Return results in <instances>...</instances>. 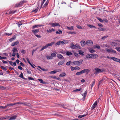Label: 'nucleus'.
Returning <instances> with one entry per match:
<instances>
[{
  "label": "nucleus",
  "mask_w": 120,
  "mask_h": 120,
  "mask_svg": "<svg viewBox=\"0 0 120 120\" xmlns=\"http://www.w3.org/2000/svg\"><path fill=\"white\" fill-rule=\"evenodd\" d=\"M76 27L77 28L79 29H82V28L81 27V26L79 25H78L76 26Z\"/></svg>",
  "instance_id": "8fccbe9b"
},
{
  "label": "nucleus",
  "mask_w": 120,
  "mask_h": 120,
  "mask_svg": "<svg viewBox=\"0 0 120 120\" xmlns=\"http://www.w3.org/2000/svg\"><path fill=\"white\" fill-rule=\"evenodd\" d=\"M38 25H35L33 26L32 27V29H34L35 28H38Z\"/></svg>",
  "instance_id": "4d7b16f0"
},
{
  "label": "nucleus",
  "mask_w": 120,
  "mask_h": 120,
  "mask_svg": "<svg viewBox=\"0 0 120 120\" xmlns=\"http://www.w3.org/2000/svg\"><path fill=\"white\" fill-rule=\"evenodd\" d=\"M115 49L119 52H120V47H116Z\"/></svg>",
  "instance_id": "3c124183"
},
{
  "label": "nucleus",
  "mask_w": 120,
  "mask_h": 120,
  "mask_svg": "<svg viewBox=\"0 0 120 120\" xmlns=\"http://www.w3.org/2000/svg\"><path fill=\"white\" fill-rule=\"evenodd\" d=\"M51 55L52 57H55L56 56V55L55 53L53 52L51 53Z\"/></svg>",
  "instance_id": "a19ab883"
},
{
  "label": "nucleus",
  "mask_w": 120,
  "mask_h": 120,
  "mask_svg": "<svg viewBox=\"0 0 120 120\" xmlns=\"http://www.w3.org/2000/svg\"><path fill=\"white\" fill-rule=\"evenodd\" d=\"M105 50L109 53L112 52L113 53H116V51L114 50L111 49H109L108 48H106L105 49Z\"/></svg>",
  "instance_id": "423d86ee"
},
{
  "label": "nucleus",
  "mask_w": 120,
  "mask_h": 120,
  "mask_svg": "<svg viewBox=\"0 0 120 120\" xmlns=\"http://www.w3.org/2000/svg\"><path fill=\"white\" fill-rule=\"evenodd\" d=\"M66 54L67 56H71L72 54V53L71 52L68 51L66 52Z\"/></svg>",
  "instance_id": "cd10ccee"
},
{
  "label": "nucleus",
  "mask_w": 120,
  "mask_h": 120,
  "mask_svg": "<svg viewBox=\"0 0 120 120\" xmlns=\"http://www.w3.org/2000/svg\"><path fill=\"white\" fill-rule=\"evenodd\" d=\"M62 32L61 30H59L58 31H57L56 32V34H62Z\"/></svg>",
  "instance_id": "393cba45"
},
{
  "label": "nucleus",
  "mask_w": 120,
  "mask_h": 120,
  "mask_svg": "<svg viewBox=\"0 0 120 120\" xmlns=\"http://www.w3.org/2000/svg\"><path fill=\"white\" fill-rule=\"evenodd\" d=\"M19 103H20L19 104H23L24 106H30V104L29 103L26 104L25 102Z\"/></svg>",
  "instance_id": "2eb2a0df"
},
{
  "label": "nucleus",
  "mask_w": 120,
  "mask_h": 120,
  "mask_svg": "<svg viewBox=\"0 0 120 120\" xmlns=\"http://www.w3.org/2000/svg\"><path fill=\"white\" fill-rule=\"evenodd\" d=\"M89 51L90 53H93L94 52H95L94 50L92 49H89Z\"/></svg>",
  "instance_id": "ea45409f"
},
{
  "label": "nucleus",
  "mask_w": 120,
  "mask_h": 120,
  "mask_svg": "<svg viewBox=\"0 0 120 120\" xmlns=\"http://www.w3.org/2000/svg\"><path fill=\"white\" fill-rule=\"evenodd\" d=\"M32 32L34 34H36L39 31V30L38 29L33 30H32Z\"/></svg>",
  "instance_id": "9b49d317"
},
{
  "label": "nucleus",
  "mask_w": 120,
  "mask_h": 120,
  "mask_svg": "<svg viewBox=\"0 0 120 120\" xmlns=\"http://www.w3.org/2000/svg\"><path fill=\"white\" fill-rule=\"evenodd\" d=\"M17 11V10H15V11H10L9 12V13L10 14H14L15 12H16Z\"/></svg>",
  "instance_id": "58836bf2"
},
{
  "label": "nucleus",
  "mask_w": 120,
  "mask_h": 120,
  "mask_svg": "<svg viewBox=\"0 0 120 120\" xmlns=\"http://www.w3.org/2000/svg\"><path fill=\"white\" fill-rule=\"evenodd\" d=\"M95 70L96 71L94 72V74L96 75L97 74L99 73L105 71V70L104 69H99L98 68H95Z\"/></svg>",
  "instance_id": "7ed1b4c3"
},
{
  "label": "nucleus",
  "mask_w": 120,
  "mask_h": 120,
  "mask_svg": "<svg viewBox=\"0 0 120 120\" xmlns=\"http://www.w3.org/2000/svg\"><path fill=\"white\" fill-rule=\"evenodd\" d=\"M38 80L41 83L45 84L46 83L45 82L43 81V80L41 79H38Z\"/></svg>",
  "instance_id": "72a5a7b5"
},
{
  "label": "nucleus",
  "mask_w": 120,
  "mask_h": 120,
  "mask_svg": "<svg viewBox=\"0 0 120 120\" xmlns=\"http://www.w3.org/2000/svg\"><path fill=\"white\" fill-rule=\"evenodd\" d=\"M58 58L59 59H61L64 58L63 56L60 54H59L57 56Z\"/></svg>",
  "instance_id": "dca6fc26"
},
{
  "label": "nucleus",
  "mask_w": 120,
  "mask_h": 120,
  "mask_svg": "<svg viewBox=\"0 0 120 120\" xmlns=\"http://www.w3.org/2000/svg\"><path fill=\"white\" fill-rule=\"evenodd\" d=\"M67 29L70 30H73L74 29L73 28L74 27L73 26H72L71 27H69L68 26H67Z\"/></svg>",
  "instance_id": "aec40b11"
},
{
  "label": "nucleus",
  "mask_w": 120,
  "mask_h": 120,
  "mask_svg": "<svg viewBox=\"0 0 120 120\" xmlns=\"http://www.w3.org/2000/svg\"><path fill=\"white\" fill-rule=\"evenodd\" d=\"M7 108V106L5 105V106H0V109H5Z\"/></svg>",
  "instance_id": "5fc2aeb1"
},
{
  "label": "nucleus",
  "mask_w": 120,
  "mask_h": 120,
  "mask_svg": "<svg viewBox=\"0 0 120 120\" xmlns=\"http://www.w3.org/2000/svg\"><path fill=\"white\" fill-rule=\"evenodd\" d=\"M17 117V116L16 115H15L12 116H11L10 117L9 119V120H15Z\"/></svg>",
  "instance_id": "412c9836"
},
{
  "label": "nucleus",
  "mask_w": 120,
  "mask_h": 120,
  "mask_svg": "<svg viewBox=\"0 0 120 120\" xmlns=\"http://www.w3.org/2000/svg\"><path fill=\"white\" fill-rule=\"evenodd\" d=\"M86 44L88 45L91 46L93 45V43L91 40H89L86 41Z\"/></svg>",
  "instance_id": "0eeeda50"
},
{
  "label": "nucleus",
  "mask_w": 120,
  "mask_h": 120,
  "mask_svg": "<svg viewBox=\"0 0 120 120\" xmlns=\"http://www.w3.org/2000/svg\"><path fill=\"white\" fill-rule=\"evenodd\" d=\"M81 90L82 88H81L79 89H76L75 90H73V92H76L77 91H80Z\"/></svg>",
  "instance_id": "7c9ffc66"
},
{
  "label": "nucleus",
  "mask_w": 120,
  "mask_h": 120,
  "mask_svg": "<svg viewBox=\"0 0 120 120\" xmlns=\"http://www.w3.org/2000/svg\"><path fill=\"white\" fill-rule=\"evenodd\" d=\"M19 65L22 66L23 67H24V65L21 62L19 64Z\"/></svg>",
  "instance_id": "e2e57ef3"
},
{
  "label": "nucleus",
  "mask_w": 120,
  "mask_h": 120,
  "mask_svg": "<svg viewBox=\"0 0 120 120\" xmlns=\"http://www.w3.org/2000/svg\"><path fill=\"white\" fill-rule=\"evenodd\" d=\"M28 79L30 80H34V79L33 78L31 77H29Z\"/></svg>",
  "instance_id": "680f3d73"
},
{
  "label": "nucleus",
  "mask_w": 120,
  "mask_h": 120,
  "mask_svg": "<svg viewBox=\"0 0 120 120\" xmlns=\"http://www.w3.org/2000/svg\"><path fill=\"white\" fill-rule=\"evenodd\" d=\"M6 89V87H5L3 86H0V90H4Z\"/></svg>",
  "instance_id": "473e14b6"
},
{
  "label": "nucleus",
  "mask_w": 120,
  "mask_h": 120,
  "mask_svg": "<svg viewBox=\"0 0 120 120\" xmlns=\"http://www.w3.org/2000/svg\"><path fill=\"white\" fill-rule=\"evenodd\" d=\"M87 26H88L89 27H90V28H96L95 27V26H93V25H90V24H88L87 25Z\"/></svg>",
  "instance_id": "bb28decb"
},
{
  "label": "nucleus",
  "mask_w": 120,
  "mask_h": 120,
  "mask_svg": "<svg viewBox=\"0 0 120 120\" xmlns=\"http://www.w3.org/2000/svg\"><path fill=\"white\" fill-rule=\"evenodd\" d=\"M111 45L112 46H116L117 45V43L116 42H112L111 43Z\"/></svg>",
  "instance_id": "b1692460"
},
{
  "label": "nucleus",
  "mask_w": 120,
  "mask_h": 120,
  "mask_svg": "<svg viewBox=\"0 0 120 120\" xmlns=\"http://www.w3.org/2000/svg\"><path fill=\"white\" fill-rule=\"evenodd\" d=\"M72 62H71V61H69L66 63V64L67 65H69Z\"/></svg>",
  "instance_id": "bf43d9fd"
},
{
  "label": "nucleus",
  "mask_w": 120,
  "mask_h": 120,
  "mask_svg": "<svg viewBox=\"0 0 120 120\" xmlns=\"http://www.w3.org/2000/svg\"><path fill=\"white\" fill-rule=\"evenodd\" d=\"M87 92L85 91L83 93V94L82 95L83 97L84 98H85L86 96Z\"/></svg>",
  "instance_id": "c756f323"
},
{
  "label": "nucleus",
  "mask_w": 120,
  "mask_h": 120,
  "mask_svg": "<svg viewBox=\"0 0 120 120\" xmlns=\"http://www.w3.org/2000/svg\"><path fill=\"white\" fill-rule=\"evenodd\" d=\"M55 71L56 72V73H57V72H60L61 71V70L60 69H56L55 70Z\"/></svg>",
  "instance_id": "c03bdc74"
},
{
  "label": "nucleus",
  "mask_w": 120,
  "mask_h": 120,
  "mask_svg": "<svg viewBox=\"0 0 120 120\" xmlns=\"http://www.w3.org/2000/svg\"><path fill=\"white\" fill-rule=\"evenodd\" d=\"M27 72L29 74H30L31 73V72L30 70H28V69H27Z\"/></svg>",
  "instance_id": "0e129e2a"
},
{
  "label": "nucleus",
  "mask_w": 120,
  "mask_h": 120,
  "mask_svg": "<svg viewBox=\"0 0 120 120\" xmlns=\"http://www.w3.org/2000/svg\"><path fill=\"white\" fill-rule=\"evenodd\" d=\"M84 52L81 50H79V54L80 55H84Z\"/></svg>",
  "instance_id": "a878e982"
},
{
  "label": "nucleus",
  "mask_w": 120,
  "mask_h": 120,
  "mask_svg": "<svg viewBox=\"0 0 120 120\" xmlns=\"http://www.w3.org/2000/svg\"><path fill=\"white\" fill-rule=\"evenodd\" d=\"M6 57H0V59H6Z\"/></svg>",
  "instance_id": "69168bd1"
},
{
  "label": "nucleus",
  "mask_w": 120,
  "mask_h": 120,
  "mask_svg": "<svg viewBox=\"0 0 120 120\" xmlns=\"http://www.w3.org/2000/svg\"><path fill=\"white\" fill-rule=\"evenodd\" d=\"M66 74L64 72L62 73L61 74H60L59 75L60 77H63L65 76Z\"/></svg>",
  "instance_id": "f3484780"
},
{
  "label": "nucleus",
  "mask_w": 120,
  "mask_h": 120,
  "mask_svg": "<svg viewBox=\"0 0 120 120\" xmlns=\"http://www.w3.org/2000/svg\"><path fill=\"white\" fill-rule=\"evenodd\" d=\"M21 52L23 54H24L26 52L25 50L22 49L21 51Z\"/></svg>",
  "instance_id": "774afa93"
},
{
  "label": "nucleus",
  "mask_w": 120,
  "mask_h": 120,
  "mask_svg": "<svg viewBox=\"0 0 120 120\" xmlns=\"http://www.w3.org/2000/svg\"><path fill=\"white\" fill-rule=\"evenodd\" d=\"M46 58L48 59H52L53 58L52 56H46Z\"/></svg>",
  "instance_id": "2f4dec72"
},
{
  "label": "nucleus",
  "mask_w": 120,
  "mask_h": 120,
  "mask_svg": "<svg viewBox=\"0 0 120 120\" xmlns=\"http://www.w3.org/2000/svg\"><path fill=\"white\" fill-rule=\"evenodd\" d=\"M5 34L8 35V36H10L12 35V32L10 34L8 33H6Z\"/></svg>",
  "instance_id": "37998d69"
},
{
  "label": "nucleus",
  "mask_w": 120,
  "mask_h": 120,
  "mask_svg": "<svg viewBox=\"0 0 120 120\" xmlns=\"http://www.w3.org/2000/svg\"><path fill=\"white\" fill-rule=\"evenodd\" d=\"M108 37V36H106L102 37V39L103 40H104L105 38Z\"/></svg>",
  "instance_id": "052dcab7"
},
{
  "label": "nucleus",
  "mask_w": 120,
  "mask_h": 120,
  "mask_svg": "<svg viewBox=\"0 0 120 120\" xmlns=\"http://www.w3.org/2000/svg\"><path fill=\"white\" fill-rule=\"evenodd\" d=\"M80 68H71V71H73L76 70H78Z\"/></svg>",
  "instance_id": "864d4df0"
},
{
  "label": "nucleus",
  "mask_w": 120,
  "mask_h": 120,
  "mask_svg": "<svg viewBox=\"0 0 120 120\" xmlns=\"http://www.w3.org/2000/svg\"><path fill=\"white\" fill-rule=\"evenodd\" d=\"M54 42H52L46 45H45L40 50V51H41L44 49L47 48L49 46H51L53 45L54 43Z\"/></svg>",
  "instance_id": "f03ea898"
},
{
  "label": "nucleus",
  "mask_w": 120,
  "mask_h": 120,
  "mask_svg": "<svg viewBox=\"0 0 120 120\" xmlns=\"http://www.w3.org/2000/svg\"><path fill=\"white\" fill-rule=\"evenodd\" d=\"M86 73L87 74H88L90 72V70L88 69H86Z\"/></svg>",
  "instance_id": "13d9d810"
},
{
  "label": "nucleus",
  "mask_w": 120,
  "mask_h": 120,
  "mask_svg": "<svg viewBox=\"0 0 120 120\" xmlns=\"http://www.w3.org/2000/svg\"><path fill=\"white\" fill-rule=\"evenodd\" d=\"M19 77L22 78V79H24V77L23 76V74L22 73H21V74H20V75H19Z\"/></svg>",
  "instance_id": "de8ad7c7"
},
{
  "label": "nucleus",
  "mask_w": 120,
  "mask_h": 120,
  "mask_svg": "<svg viewBox=\"0 0 120 120\" xmlns=\"http://www.w3.org/2000/svg\"><path fill=\"white\" fill-rule=\"evenodd\" d=\"M80 43L82 46V47L84 46L86 44L85 41L83 40L81 41L80 42Z\"/></svg>",
  "instance_id": "4468645a"
},
{
  "label": "nucleus",
  "mask_w": 120,
  "mask_h": 120,
  "mask_svg": "<svg viewBox=\"0 0 120 120\" xmlns=\"http://www.w3.org/2000/svg\"><path fill=\"white\" fill-rule=\"evenodd\" d=\"M98 30L101 31H104L105 30V29L103 28H98Z\"/></svg>",
  "instance_id": "c9c22d12"
},
{
  "label": "nucleus",
  "mask_w": 120,
  "mask_h": 120,
  "mask_svg": "<svg viewBox=\"0 0 120 120\" xmlns=\"http://www.w3.org/2000/svg\"><path fill=\"white\" fill-rule=\"evenodd\" d=\"M64 62V60H62L60 61L58 63V64L59 65H60L63 64Z\"/></svg>",
  "instance_id": "a211bd4d"
},
{
  "label": "nucleus",
  "mask_w": 120,
  "mask_h": 120,
  "mask_svg": "<svg viewBox=\"0 0 120 120\" xmlns=\"http://www.w3.org/2000/svg\"><path fill=\"white\" fill-rule=\"evenodd\" d=\"M91 56L92 58L96 59L98 57V55L95 54H91Z\"/></svg>",
  "instance_id": "f8f14e48"
},
{
  "label": "nucleus",
  "mask_w": 120,
  "mask_h": 120,
  "mask_svg": "<svg viewBox=\"0 0 120 120\" xmlns=\"http://www.w3.org/2000/svg\"><path fill=\"white\" fill-rule=\"evenodd\" d=\"M67 33H68V34H76V32H71V31H69L67 32Z\"/></svg>",
  "instance_id": "4c0bfd02"
},
{
  "label": "nucleus",
  "mask_w": 120,
  "mask_h": 120,
  "mask_svg": "<svg viewBox=\"0 0 120 120\" xmlns=\"http://www.w3.org/2000/svg\"><path fill=\"white\" fill-rule=\"evenodd\" d=\"M20 103L19 102H16L15 103H10L9 104H8L6 105V106H7V108L8 106H13L15 105L19 104Z\"/></svg>",
  "instance_id": "6e6552de"
},
{
  "label": "nucleus",
  "mask_w": 120,
  "mask_h": 120,
  "mask_svg": "<svg viewBox=\"0 0 120 120\" xmlns=\"http://www.w3.org/2000/svg\"><path fill=\"white\" fill-rule=\"evenodd\" d=\"M97 19L101 22H103V20L101 19V18H99L97 17Z\"/></svg>",
  "instance_id": "6e6d98bb"
},
{
  "label": "nucleus",
  "mask_w": 120,
  "mask_h": 120,
  "mask_svg": "<svg viewBox=\"0 0 120 120\" xmlns=\"http://www.w3.org/2000/svg\"><path fill=\"white\" fill-rule=\"evenodd\" d=\"M60 44H61V43L60 42V41H58L57 42H56L55 44V45L56 46L57 45H59Z\"/></svg>",
  "instance_id": "e433bc0d"
},
{
  "label": "nucleus",
  "mask_w": 120,
  "mask_h": 120,
  "mask_svg": "<svg viewBox=\"0 0 120 120\" xmlns=\"http://www.w3.org/2000/svg\"><path fill=\"white\" fill-rule=\"evenodd\" d=\"M82 61V60H80L79 61H75L73 62H72L71 63H73L75 65H79L81 64Z\"/></svg>",
  "instance_id": "20e7f679"
},
{
  "label": "nucleus",
  "mask_w": 120,
  "mask_h": 120,
  "mask_svg": "<svg viewBox=\"0 0 120 120\" xmlns=\"http://www.w3.org/2000/svg\"><path fill=\"white\" fill-rule=\"evenodd\" d=\"M55 31V30L53 29H49V30H46L47 32L49 33H51L52 32V31Z\"/></svg>",
  "instance_id": "6ab92c4d"
},
{
  "label": "nucleus",
  "mask_w": 120,
  "mask_h": 120,
  "mask_svg": "<svg viewBox=\"0 0 120 120\" xmlns=\"http://www.w3.org/2000/svg\"><path fill=\"white\" fill-rule=\"evenodd\" d=\"M39 68L44 71H47L48 70L47 69H45V68Z\"/></svg>",
  "instance_id": "603ef678"
},
{
  "label": "nucleus",
  "mask_w": 120,
  "mask_h": 120,
  "mask_svg": "<svg viewBox=\"0 0 120 120\" xmlns=\"http://www.w3.org/2000/svg\"><path fill=\"white\" fill-rule=\"evenodd\" d=\"M12 51L14 52H18L17 49L15 48H13Z\"/></svg>",
  "instance_id": "a18cd8bd"
},
{
  "label": "nucleus",
  "mask_w": 120,
  "mask_h": 120,
  "mask_svg": "<svg viewBox=\"0 0 120 120\" xmlns=\"http://www.w3.org/2000/svg\"><path fill=\"white\" fill-rule=\"evenodd\" d=\"M112 59L115 61L118 62L120 63V59H119L117 58L113 57H112Z\"/></svg>",
  "instance_id": "9d476101"
},
{
  "label": "nucleus",
  "mask_w": 120,
  "mask_h": 120,
  "mask_svg": "<svg viewBox=\"0 0 120 120\" xmlns=\"http://www.w3.org/2000/svg\"><path fill=\"white\" fill-rule=\"evenodd\" d=\"M91 54H88L86 55V57L87 58H92L91 56Z\"/></svg>",
  "instance_id": "f704fd0d"
},
{
  "label": "nucleus",
  "mask_w": 120,
  "mask_h": 120,
  "mask_svg": "<svg viewBox=\"0 0 120 120\" xmlns=\"http://www.w3.org/2000/svg\"><path fill=\"white\" fill-rule=\"evenodd\" d=\"M82 74V71H81L80 72H77L76 73V75H79L81 74Z\"/></svg>",
  "instance_id": "09e8293b"
},
{
  "label": "nucleus",
  "mask_w": 120,
  "mask_h": 120,
  "mask_svg": "<svg viewBox=\"0 0 120 120\" xmlns=\"http://www.w3.org/2000/svg\"><path fill=\"white\" fill-rule=\"evenodd\" d=\"M74 55L76 57H78V54L76 52H75L74 53Z\"/></svg>",
  "instance_id": "338daca9"
},
{
  "label": "nucleus",
  "mask_w": 120,
  "mask_h": 120,
  "mask_svg": "<svg viewBox=\"0 0 120 120\" xmlns=\"http://www.w3.org/2000/svg\"><path fill=\"white\" fill-rule=\"evenodd\" d=\"M97 105L96 104H95L94 103L93 104L92 106V107H91V110H92L93 109H94V108H95V107Z\"/></svg>",
  "instance_id": "c85d7f7f"
},
{
  "label": "nucleus",
  "mask_w": 120,
  "mask_h": 120,
  "mask_svg": "<svg viewBox=\"0 0 120 120\" xmlns=\"http://www.w3.org/2000/svg\"><path fill=\"white\" fill-rule=\"evenodd\" d=\"M49 73L51 74H55L56 73V72L55 71V70L50 71L49 72Z\"/></svg>",
  "instance_id": "79ce46f5"
},
{
  "label": "nucleus",
  "mask_w": 120,
  "mask_h": 120,
  "mask_svg": "<svg viewBox=\"0 0 120 120\" xmlns=\"http://www.w3.org/2000/svg\"><path fill=\"white\" fill-rule=\"evenodd\" d=\"M49 25H52V26L55 27V26H60V25L58 23H50L49 24Z\"/></svg>",
  "instance_id": "1a4fd4ad"
},
{
  "label": "nucleus",
  "mask_w": 120,
  "mask_h": 120,
  "mask_svg": "<svg viewBox=\"0 0 120 120\" xmlns=\"http://www.w3.org/2000/svg\"><path fill=\"white\" fill-rule=\"evenodd\" d=\"M95 80H94V81L92 82L91 84V89L92 88L93 86L94 85L95 83Z\"/></svg>",
  "instance_id": "5701e85b"
},
{
  "label": "nucleus",
  "mask_w": 120,
  "mask_h": 120,
  "mask_svg": "<svg viewBox=\"0 0 120 120\" xmlns=\"http://www.w3.org/2000/svg\"><path fill=\"white\" fill-rule=\"evenodd\" d=\"M103 80V79L99 81L98 84V86H99L100 84L102 82Z\"/></svg>",
  "instance_id": "49530a36"
},
{
  "label": "nucleus",
  "mask_w": 120,
  "mask_h": 120,
  "mask_svg": "<svg viewBox=\"0 0 120 120\" xmlns=\"http://www.w3.org/2000/svg\"><path fill=\"white\" fill-rule=\"evenodd\" d=\"M16 38V37L15 36H14L11 38L9 40V41L10 42H11L12 41L14 40Z\"/></svg>",
  "instance_id": "4be33fe9"
},
{
  "label": "nucleus",
  "mask_w": 120,
  "mask_h": 120,
  "mask_svg": "<svg viewBox=\"0 0 120 120\" xmlns=\"http://www.w3.org/2000/svg\"><path fill=\"white\" fill-rule=\"evenodd\" d=\"M24 2V0L23 1H20V3H18L15 4V7H21L22 6V5L23 4Z\"/></svg>",
  "instance_id": "39448f33"
},
{
  "label": "nucleus",
  "mask_w": 120,
  "mask_h": 120,
  "mask_svg": "<svg viewBox=\"0 0 120 120\" xmlns=\"http://www.w3.org/2000/svg\"><path fill=\"white\" fill-rule=\"evenodd\" d=\"M19 43V42L18 41H16L14 42L13 43H12L11 44V46H13L14 45H16L18 44Z\"/></svg>",
  "instance_id": "ddd939ff"
},
{
  "label": "nucleus",
  "mask_w": 120,
  "mask_h": 120,
  "mask_svg": "<svg viewBox=\"0 0 120 120\" xmlns=\"http://www.w3.org/2000/svg\"><path fill=\"white\" fill-rule=\"evenodd\" d=\"M70 47L71 48L73 49H81L80 46L76 44L74 45L73 43H71L70 45Z\"/></svg>",
  "instance_id": "f257e3e1"
}]
</instances>
